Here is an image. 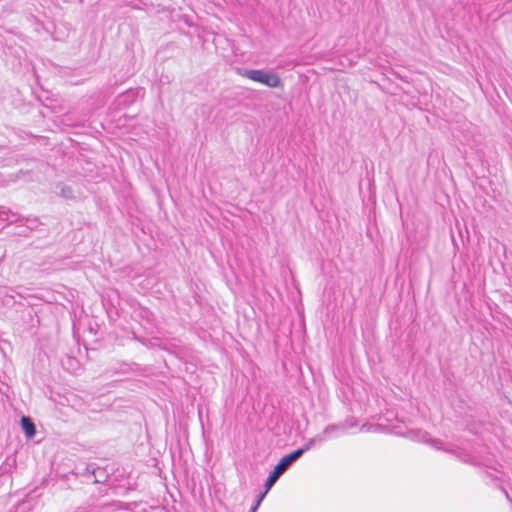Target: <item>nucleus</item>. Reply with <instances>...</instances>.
I'll return each instance as SVG.
<instances>
[{"mask_svg": "<svg viewBox=\"0 0 512 512\" xmlns=\"http://www.w3.org/2000/svg\"><path fill=\"white\" fill-rule=\"evenodd\" d=\"M242 76L270 88H278L282 86L281 78L273 71L264 69H245Z\"/></svg>", "mask_w": 512, "mask_h": 512, "instance_id": "nucleus-1", "label": "nucleus"}, {"mask_svg": "<svg viewBox=\"0 0 512 512\" xmlns=\"http://www.w3.org/2000/svg\"><path fill=\"white\" fill-rule=\"evenodd\" d=\"M298 452H291L280 459L272 472L269 474L264 484V491L268 492L277 480L297 461Z\"/></svg>", "mask_w": 512, "mask_h": 512, "instance_id": "nucleus-2", "label": "nucleus"}, {"mask_svg": "<svg viewBox=\"0 0 512 512\" xmlns=\"http://www.w3.org/2000/svg\"><path fill=\"white\" fill-rule=\"evenodd\" d=\"M86 474L89 478L93 477V483H105L109 475L104 468L98 467L95 464H88L85 468Z\"/></svg>", "mask_w": 512, "mask_h": 512, "instance_id": "nucleus-3", "label": "nucleus"}, {"mask_svg": "<svg viewBox=\"0 0 512 512\" xmlns=\"http://www.w3.org/2000/svg\"><path fill=\"white\" fill-rule=\"evenodd\" d=\"M141 93L144 94L142 88L128 89L126 92L118 96V105L123 107L130 106L136 101Z\"/></svg>", "mask_w": 512, "mask_h": 512, "instance_id": "nucleus-4", "label": "nucleus"}, {"mask_svg": "<svg viewBox=\"0 0 512 512\" xmlns=\"http://www.w3.org/2000/svg\"><path fill=\"white\" fill-rule=\"evenodd\" d=\"M410 435H411V438L414 440L431 443L435 448L441 449V447L439 446L441 444V441L437 440V439H432L427 432L420 431V430L411 431Z\"/></svg>", "mask_w": 512, "mask_h": 512, "instance_id": "nucleus-5", "label": "nucleus"}, {"mask_svg": "<svg viewBox=\"0 0 512 512\" xmlns=\"http://www.w3.org/2000/svg\"><path fill=\"white\" fill-rule=\"evenodd\" d=\"M347 431V423L331 424L326 426L322 434L325 439L328 437L337 436V433H345Z\"/></svg>", "mask_w": 512, "mask_h": 512, "instance_id": "nucleus-6", "label": "nucleus"}, {"mask_svg": "<svg viewBox=\"0 0 512 512\" xmlns=\"http://www.w3.org/2000/svg\"><path fill=\"white\" fill-rule=\"evenodd\" d=\"M325 441V437L321 434L309 439V441L301 448H298L294 452H298L297 460L308 450H310L316 443Z\"/></svg>", "mask_w": 512, "mask_h": 512, "instance_id": "nucleus-7", "label": "nucleus"}, {"mask_svg": "<svg viewBox=\"0 0 512 512\" xmlns=\"http://www.w3.org/2000/svg\"><path fill=\"white\" fill-rule=\"evenodd\" d=\"M21 426L28 438H32L36 434L35 424L30 417L22 416Z\"/></svg>", "mask_w": 512, "mask_h": 512, "instance_id": "nucleus-8", "label": "nucleus"}, {"mask_svg": "<svg viewBox=\"0 0 512 512\" xmlns=\"http://www.w3.org/2000/svg\"><path fill=\"white\" fill-rule=\"evenodd\" d=\"M496 473H499V471L494 468H489L484 471V477L489 479L491 482L500 481L501 478L497 476Z\"/></svg>", "mask_w": 512, "mask_h": 512, "instance_id": "nucleus-9", "label": "nucleus"}, {"mask_svg": "<svg viewBox=\"0 0 512 512\" xmlns=\"http://www.w3.org/2000/svg\"><path fill=\"white\" fill-rule=\"evenodd\" d=\"M267 493H268V492L263 491V492H261V493L257 496V499H256V501H255L254 505H253V506L251 507V509H250V512H256V511L258 510V508H259V506H260L261 502L263 501V499L265 498V496H266V494H267Z\"/></svg>", "mask_w": 512, "mask_h": 512, "instance_id": "nucleus-10", "label": "nucleus"}, {"mask_svg": "<svg viewBox=\"0 0 512 512\" xmlns=\"http://www.w3.org/2000/svg\"><path fill=\"white\" fill-rule=\"evenodd\" d=\"M61 195L65 198L72 196V189L69 186H63L61 189Z\"/></svg>", "mask_w": 512, "mask_h": 512, "instance_id": "nucleus-11", "label": "nucleus"}, {"mask_svg": "<svg viewBox=\"0 0 512 512\" xmlns=\"http://www.w3.org/2000/svg\"><path fill=\"white\" fill-rule=\"evenodd\" d=\"M342 423H347V430L357 426V421L354 418L346 419Z\"/></svg>", "mask_w": 512, "mask_h": 512, "instance_id": "nucleus-12", "label": "nucleus"}, {"mask_svg": "<svg viewBox=\"0 0 512 512\" xmlns=\"http://www.w3.org/2000/svg\"><path fill=\"white\" fill-rule=\"evenodd\" d=\"M372 428H373L372 425L364 424L361 426L360 430L361 431H370Z\"/></svg>", "mask_w": 512, "mask_h": 512, "instance_id": "nucleus-13", "label": "nucleus"}, {"mask_svg": "<svg viewBox=\"0 0 512 512\" xmlns=\"http://www.w3.org/2000/svg\"><path fill=\"white\" fill-rule=\"evenodd\" d=\"M503 493L505 494V496L507 497V499H509V494L508 492L504 489V488H501Z\"/></svg>", "mask_w": 512, "mask_h": 512, "instance_id": "nucleus-14", "label": "nucleus"}]
</instances>
